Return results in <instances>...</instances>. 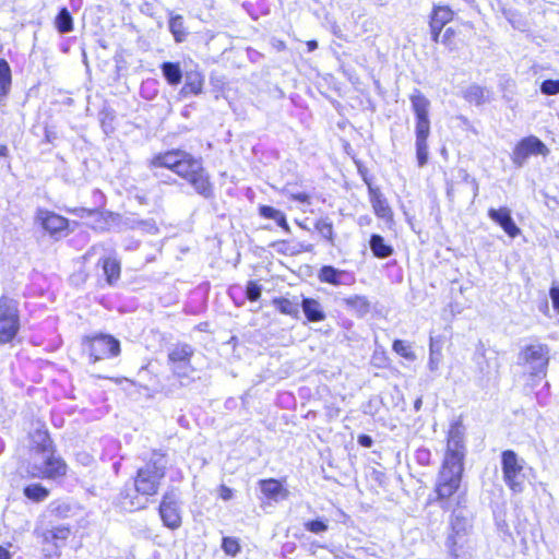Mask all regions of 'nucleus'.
<instances>
[{
  "instance_id": "nucleus-1",
  "label": "nucleus",
  "mask_w": 559,
  "mask_h": 559,
  "mask_svg": "<svg viewBox=\"0 0 559 559\" xmlns=\"http://www.w3.org/2000/svg\"><path fill=\"white\" fill-rule=\"evenodd\" d=\"M167 455L154 450L144 461L133 477V483L126 484L120 490L117 502L126 511L133 512L147 507L150 497L158 493L167 471Z\"/></svg>"
},
{
  "instance_id": "nucleus-2",
  "label": "nucleus",
  "mask_w": 559,
  "mask_h": 559,
  "mask_svg": "<svg viewBox=\"0 0 559 559\" xmlns=\"http://www.w3.org/2000/svg\"><path fill=\"white\" fill-rule=\"evenodd\" d=\"M464 438V426L460 420L454 421L448 433L447 452L436 485V493L443 509L450 508L448 499L456 492L462 480L466 453Z\"/></svg>"
},
{
  "instance_id": "nucleus-3",
  "label": "nucleus",
  "mask_w": 559,
  "mask_h": 559,
  "mask_svg": "<svg viewBox=\"0 0 559 559\" xmlns=\"http://www.w3.org/2000/svg\"><path fill=\"white\" fill-rule=\"evenodd\" d=\"M463 502L465 500L462 497H457L456 507L452 510L449 518L448 533L444 542L449 555L454 559L461 557L472 530L471 512Z\"/></svg>"
},
{
  "instance_id": "nucleus-4",
  "label": "nucleus",
  "mask_w": 559,
  "mask_h": 559,
  "mask_svg": "<svg viewBox=\"0 0 559 559\" xmlns=\"http://www.w3.org/2000/svg\"><path fill=\"white\" fill-rule=\"evenodd\" d=\"M194 349L189 344H178L168 353V361L171 365L173 382L169 388H163L167 395H174L178 386H186L191 380L194 368L191 365V358Z\"/></svg>"
},
{
  "instance_id": "nucleus-5",
  "label": "nucleus",
  "mask_w": 559,
  "mask_h": 559,
  "mask_svg": "<svg viewBox=\"0 0 559 559\" xmlns=\"http://www.w3.org/2000/svg\"><path fill=\"white\" fill-rule=\"evenodd\" d=\"M472 359L475 364V376L478 386L487 388L498 382L501 360L496 349L486 348L484 343L479 342Z\"/></svg>"
},
{
  "instance_id": "nucleus-6",
  "label": "nucleus",
  "mask_w": 559,
  "mask_h": 559,
  "mask_svg": "<svg viewBox=\"0 0 559 559\" xmlns=\"http://www.w3.org/2000/svg\"><path fill=\"white\" fill-rule=\"evenodd\" d=\"M82 346L83 352L88 355L92 364L103 359L117 357L121 352L120 341L115 336L105 333L84 336Z\"/></svg>"
},
{
  "instance_id": "nucleus-7",
  "label": "nucleus",
  "mask_w": 559,
  "mask_h": 559,
  "mask_svg": "<svg viewBox=\"0 0 559 559\" xmlns=\"http://www.w3.org/2000/svg\"><path fill=\"white\" fill-rule=\"evenodd\" d=\"M21 328L19 302L5 295L0 297V345L11 343Z\"/></svg>"
},
{
  "instance_id": "nucleus-8",
  "label": "nucleus",
  "mask_w": 559,
  "mask_h": 559,
  "mask_svg": "<svg viewBox=\"0 0 559 559\" xmlns=\"http://www.w3.org/2000/svg\"><path fill=\"white\" fill-rule=\"evenodd\" d=\"M549 352L548 345L539 342L525 345L518 355V365L527 367L533 377H545Z\"/></svg>"
},
{
  "instance_id": "nucleus-9",
  "label": "nucleus",
  "mask_w": 559,
  "mask_h": 559,
  "mask_svg": "<svg viewBox=\"0 0 559 559\" xmlns=\"http://www.w3.org/2000/svg\"><path fill=\"white\" fill-rule=\"evenodd\" d=\"M502 478L509 489L514 493H521L524 490L525 475L524 460L520 459L513 450L501 452Z\"/></svg>"
},
{
  "instance_id": "nucleus-10",
  "label": "nucleus",
  "mask_w": 559,
  "mask_h": 559,
  "mask_svg": "<svg viewBox=\"0 0 559 559\" xmlns=\"http://www.w3.org/2000/svg\"><path fill=\"white\" fill-rule=\"evenodd\" d=\"M549 150L538 138L534 135L522 139L513 148L511 159L512 163L521 168L526 163L527 158L532 155L546 156Z\"/></svg>"
},
{
  "instance_id": "nucleus-11",
  "label": "nucleus",
  "mask_w": 559,
  "mask_h": 559,
  "mask_svg": "<svg viewBox=\"0 0 559 559\" xmlns=\"http://www.w3.org/2000/svg\"><path fill=\"white\" fill-rule=\"evenodd\" d=\"M158 512L164 526L167 528L174 531L181 526V511L178 497L174 490L166 491L163 495Z\"/></svg>"
},
{
  "instance_id": "nucleus-12",
  "label": "nucleus",
  "mask_w": 559,
  "mask_h": 559,
  "mask_svg": "<svg viewBox=\"0 0 559 559\" xmlns=\"http://www.w3.org/2000/svg\"><path fill=\"white\" fill-rule=\"evenodd\" d=\"M36 475L44 479L57 480L67 475L68 465L61 456L55 455V450L43 455L39 464H34Z\"/></svg>"
},
{
  "instance_id": "nucleus-13",
  "label": "nucleus",
  "mask_w": 559,
  "mask_h": 559,
  "mask_svg": "<svg viewBox=\"0 0 559 559\" xmlns=\"http://www.w3.org/2000/svg\"><path fill=\"white\" fill-rule=\"evenodd\" d=\"M416 117L415 133H430L429 99L417 88L409 96Z\"/></svg>"
},
{
  "instance_id": "nucleus-14",
  "label": "nucleus",
  "mask_w": 559,
  "mask_h": 559,
  "mask_svg": "<svg viewBox=\"0 0 559 559\" xmlns=\"http://www.w3.org/2000/svg\"><path fill=\"white\" fill-rule=\"evenodd\" d=\"M318 280L321 283H326L333 286L352 285L355 282V276L345 270L336 269L333 265H323L318 271Z\"/></svg>"
},
{
  "instance_id": "nucleus-15",
  "label": "nucleus",
  "mask_w": 559,
  "mask_h": 559,
  "mask_svg": "<svg viewBox=\"0 0 559 559\" xmlns=\"http://www.w3.org/2000/svg\"><path fill=\"white\" fill-rule=\"evenodd\" d=\"M488 217L497 225H499L511 238H515L521 231L512 218L511 211L506 206L499 209H489Z\"/></svg>"
},
{
  "instance_id": "nucleus-16",
  "label": "nucleus",
  "mask_w": 559,
  "mask_h": 559,
  "mask_svg": "<svg viewBox=\"0 0 559 559\" xmlns=\"http://www.w3.org/2000/svg\"><path fill=\"white\" fill-rule=\"evenodd\" d=\"M185 83L178 92V99L198 96L203 92L204 76L199 71H187L183 74Z\"/></svg>"
},
{
  "instance_id": "nucleus-17",
  "label": "nucleus",
  "mask_w": 559,
  "mask_h": 559,
  "mask_svg": "<svg viewBox=\"0 0 559 559\" xmlns=\"http://www.w3.org/2000/svg\"><path fill=\"white\" fill-rule=\"evenodd\" d=\"M183 155H187V152L180 150H170L165 153H159L150 160L148 167L151 170L162 167L175 173L177 165L182 160Z\"/></svg>"
},
{
  "instance_id": "nucleus-18",
  "label": "nucleus",
  "mask_w": 559,
  "mask_h": 559,
  "mask_svg": "<svg viewBox=\"0 0 559 559\" xmlns=\"http://www.w3.org/2000/svg\"><path fill=\"white\" fill-rule=\"evenodd\" d=\"M37 219L40 222L43 228L51 235H56L68 228V219L53 212L39 210Z\"/></svg>"
},
{
  "instance_id": "nucleus-19",
  "label": "nucleus",
  "mask_w": 559,
  "mask_h": 559,
  "mask_svg": "<svg viewBox=\"0 0 559 559\" xmlns=\"http://www.w3.org/2000/svg\"><path fill=\"white\" fill-rule=\"evenodd\" d=\"M300 309L302 310L307 321L311 323L322 322L326 319L324 307L316 298L302 296Z\"/></svg>"
},
{
  "instance_id": "nucleus-20",
  "label": "nucleus",
  "mask_w": 559,
  "mask_h": 559,
  "mask_svg": "<svg viewBox=\"0 0 559 559\" xmlns=\"http://www.w3.org/2000/svg\"><path fill=\"white\" fill-rule=\"evenodd\" d=\"M347 311L358 318L366 317L371 311V302L366 296L353 295L341 300Z\"/></svg>"
},
{
  "instance_id": "nucleus-21",
  "label": "nucleus",
  "mask_w": 559,
  "mask_h": 559,
  "mask_svg": "<svg viewBox=\"0 0 559 559\" xmlns=\"http://www.w3.org/2000/svg\"><path fill=\"white\" fill-rule=\"evenodd\" d=\"M260 489L262 493L270 500L278 501L287 496L282 483L274 478L260 480Z\"/></svg>"
},
{
  "instance_id": "nucleus-22",
  "label": "nucleus",
  "mask_w": 559,
  "mask_h": 559,
  "mask_svg": "<svg viewBox=\"0 0 559 559\" xmlns=\"http://www.w3.org/2000/svg\"><path fill=\"white\" fill-rule=\"evenodd\" d=\"M159 69L163 78L170 86H177L181 83L183 72L179 62L164 61Z\"/></svg>"
},
{
  "instance_id": "nucleus-23",
  "label": "nucleus",
  "mask_w": 559,
  "mask_h": 559,
  "mask_svg": "<svg viewBox=\"0 0 559 559\" xmlns=\"http://www.w3.org/2000/svg\"><path fill=\"white\" fill-rule=\"evenodd\" d=\"M190 186L193 188L195 193L203 197L204 199L214 198V186L206 170H204L197 178H194Z\"/></svg>"
},
{
  "instance_id": "nucleus-24",
  "label": "nucleus",
  "mask_w": 559,
  "mask_h": 559,
  "mask_svg": "<svg viewBox=\"0 0 559 559\" xmlns=\"http://www.w3.org/2000/svg\"><path fill=\"white\" fill-rule=\"evenodd\" d=\"M99 263L106 277V282L109 285H114L120 277V262L115 258L108 257L100 259Z\"/></svg>"
},
{
  "instance_id": "nucleus-25",
  "label": "nucleus",
  "mask_w": 559,
  "mask_h": 559,
  "mask_svg": "<svg viewBox=\"0 0 559 559\" xmlns=\"http://www.w3.org/2000/svg\"><path fill=\"white\" fill-rule=\"evenodd\" d=\"M370 250L378 259H385L392 255L393 248L386 243L384 238L379 234H372L369 240Z\"/></svg>"
},
{
  "instance_id": "nucleus-26",
  "label": "nucleus",
  "mask_w": 559,
  "mask_h": 559,
  "mask_svg": "<svg viewBox=\"0 0 559 559\" xmlns=\"http://www.w3.org/2000/svg\"><path fill=\"white\" fill-rule=\"evenodd\" d=\"M168 26L176 43H182L186 40L188 32L185 27L182 15L170 13Z\"/></svg>"
},
{
  "instance_id": "nucleus-27",
  "label": "nucleus",
  "mask_w": 559,
  "mask_h": 559,
  "mask_svg": "<svg viewBox=\"0 0 559 559\" xmlns=\"http://www.w3.org/2000/svg\"><path fill=\"white\" fill-rule=\"evenodd\" d=\"M453 17V12L448 7H435L431 17H430V27L435 28H443L447 23H449Z\"/></svg>"
},
{
  "instance_id": "nucleus-28",
  "label": "nucleus",
  "mask_w": 559,
  "mask_h": 559,
  "mask_svg": "<svg viewBox=\"0 0 559 559\" xmlns=\"http://www.w3.org/2000/svg\"><path fill=\"white\" fill-rule=\"evenodd\" d=\"M272 304L275 308L283 314L290 316L295 319L299 318V309L300 304L297 301L289 300L284 297H276L273 299Z\"/></svg>"
},
{
  "instance_id": "nucleus-29",
  "label": "nucleus",
  "mask_w": 559,
  "mask_h": 559,
  "mask_svg": "<svg viewBox=\"0 0 559 559\" xmlns=\"http://www.w3.org/2000/svg\"><path fill=\"white\" fill-rule=\"evenodd\" d=\"M49 489L39 483L26 485L23 495L33 502H41L49 497Z\"/></svg>"
},
{
  "instance_id": "nucleus-30",
  "label": "nucleus",
  "mask_w": 559,
  "mask_h": 559,
  "mask_svg": "<svg viewBox=\"0 0 559 559\" xmlns=\"http://www.w3.org/2000/svg\"><path fill=\"white\" fill-rule=\"evenodd\" d=\"M371 203L377 216L388 218L391 215V209L385 198L378 191L370 188Z\"/></svg>"
},
{
  "instance_id": "nucleus-31",
  "label": "nucleus",
  "mask_w": 559,
  "mask_h": 559,
  "mask_svg": "<svg viewBox=\"0 0 559 559\" xmlns=\"http://www.w3.org/2000/svg\"><path fill=\"white\" fill-rule=\"evenodd\" d=\"M34 448L36 452L45 455L53 451V442L47 431L37 430L33 436Z\"/></svg>"
},
{
  "instance_id": "nucleus-32",
  "label": "nucleus",
  "mask_w": 559,
  "mask_h": 559,
  "mask_svg": "<svg viewBox=\"0 0 559 559\" xmlns=\"http://www.w3.org/2000/svg\"><path fill=\"white\" fill-rule=\"evenodd\" d=\"M70 527L66 525H59L51 527L49 530H45L43 533V538L47 543H53L58 545V542H64L70 536Z\"/></svg>"
},
{
  "instance_id": "nucleus-33",
  "label": "nucleus",
  "mask_w": 559,
  "mask_h": 559,
  "mask_svg": "<svg viewBox=\"0 0 559 559\" xmlns=\"http://www.w3.org/2000/svg\"><path fill=\"white\" fill-rule=\"evenodd\" d=\"M12 73L9 62L0 59V99L5 97L11 88Z\"/></svg>"
},
{
  "instance_id": "nucleus-34",
  "label": "nucleus",
  "mask_w": 559,
  "mask_h": 559,
  "mask_svg": "<svg viewBox=\"0 0 559 559\" xmlns=\"http://www.w3.org/2000/svg\"><path fill=\"white\" fill-rule=\"evenodd\" d=\"M55 26L60 34H67L73 31V17L66 7L59 10L55 19Z\"/></svg>"
},
{
  "instance_id": "nucleus-35",
  "label": "nucleus",
  "mask_w": 559,
  "mask_h": 559,
  "mask_svg": "<svg viewBox=\"0 0 559 559\" xmlns=\"http://www.w3.org/2000/svg\"><path fill=\"white\" fill-rule=\"evenodd\" d=\"M430 133H416V158L419 167H424L428 162L427 139Z\"/></svg>"
},
{
  "instance_id": "nucleus-36",
  "label": "nucleus",
  "mask_w": 559,
  "mask_h": 559,
  "mask_svg": "<svg viewBox=\"0 0 559 559\" xmlns=\"http://www.w3.org/2000/svg\"><path fill=\"white\" fill-rule=\"evenodd\" d=\"M485 92L480 85L472 84L464 91L463 96L468 103L479 106L486 102Z\"/></svg>"
},
{
  "instance_id": "nucleus-37",
  "label": "nucleus",
  "mask_w": 559,
  "mask_h": 559,
  "mask_svg": "<svg viewBox=\"0 0 559 559\" xmlns=\"http://www.w3.org/2000/svg\"><path fill=\"white\" fill-rule=\"evenodd\" d=\"M441 346L431 337L429 344L428 368L430 371H437L441 361Z\"/></svg>"
},
{
  "instance_id": "nucleus-38",
  "label": "nucleus",
  "mask_w": 559,
  "mask_h": 559,
  "mask_svg": "<svg viewBox=\"0 0 559 559\" xmlns=\"http://www.w3.org/2000/svg\"><path fill=\"white\" fill-rule=\"evenodd\" d=\"M393 350L405 358L406 360L414 361L416 359V355L412 349V346L408 342L403 340H395L392 345Z\"/></svg>"
},
{
  "instance_id": "nucleus-39",
  "label": "nucleus",
  "mask_w": 559,
  "mask_h": 559,
  "mask_svg": "<svg viewBox=\"0 0 559 559\" xmlns=\"http://www.w3.org/2000/svg\"><path fill=\"white\" fill-rule=\"evenodd\" d=\"M48 509L52 515L60 519L68 518L71 512V506L64 501L59 500L50 502Z\"/></svg>"
},
{
  "instance_id": "nucleus-40",
  "label": "nucleus",
  "mask_w": 559,
  "mask_h": 559,
  "mask_svg": "<svg viewBox=\"0 0 559 559\" xmlns=\"http://www.w3.org/2000/svg\"><path fill=\"white\" fill-rule=\"evenodd\" d=\"M199 158L193 157L191 154L187 153V155H183L182 160L177 165V168L175 170V174H177L181 178H186L187 175L192 169V162H199Z\"/></svg>"
},
{
  "instance_id": "nucleus-41",
  "label": "nucleus",
  "mask_w": 559,
  "mask_h": 559,
  "mask_svg": "<svg viewBox=\"0 0 559 559\" xmlns=\"http://www.w3.org/2000/svg\"><path fill=\"white\" fill-rule=\"evenodd\" d=\"M304 526L308 532L313 534H321L329 530L328 520L321 518L307 521Z\"/></svg>"
},
{
  "instance_id": "nucleus-42",
  "label": "nucleus",
  "mask_w": 559,
  "mask_h": 559,
  "mask_svg": "<svg viewBox=\"0 0 559 559\" xmlns=\"http://www.w3.org/2000/svg\"><path fill=\"white\" fill-rule=\"evenodd\" d=\"M316 229L326 240H333V225L326 218H321L316 223Z\"/></svg>"
},
{
  "instance_id": "nucleus-43",
  "label": "nucleus",
  "mask_w": 559,
  "mask_h": 559,
  "mask_svg": "<svg viewBox=\"0 0 559 559\" xmlns=\"http://www.w3.org/2000/svg\"><path fill=\"white\" fill-rule=\"evenodd\" d=\"M131 228H140L150 234L157 233L158 228L153 219H132L130 222Z\"/></svg>"
},
{
  "instance_id": "nucleus-44",
  "label": "nucleus",
  "mask_w": 559,
  "mask_h": 559,
  "mask_svg": "<svg viewBox=\"0 0 559 559\" xmlns=\"http://www.w3.org/2000/svg\"><path fill=\"white\" fill-rule=\"evenodd\" d=\"M540 93L547 96L559 94V79L558 80H545L540 84Z\"/></svg>"
},
{
  "instance_id": "nucleus-45",
  "label": "nucleus",
  "mask_w": 559,
  "mask_h": 559,
  "mask_svg": "<svg viewBox=\"0 0 559 559\" xmlns=\"http://www.w3.org/2000/svg\"><path fill=\"white\" fill-rule=\"evenodd\" d=\"M222 549L225 554L236 556L240 551L239 543L234 537H224L222 540Z\"/></svg>"
},
{
  "instance_id": "nucleus-46",
  "label": "nucleus",
  "mask_w": 559,
  "mask_h": 559,
  "mask_svg": "<svg viewBox=\"0 0 559 559\" xmlns=\"http://www.w3.org/2000/svg\"><path fill=\"white\" fill-rule=\"evenodd\" d=\"M262 287L254 281H249L246 287V298L250 301H257L261 297Z\"/></svg>"
},
{
  "instance_id": "nucleus-47",
  "label": "nucleus",
  "mask_w": 559,
  "mask_h": 559,
  "mask_svg": "<svg viewBox=\"0 0 559 559\" xmlns=\"http://www.w3.org/2000/svg\"><path fill=\"white\" fill-rule=\"evenodd\" d=\"M459 176L462 179V181L466 185H469L473 192V201L477 198L478 191H479V185L477 180L469 176V174L465 169L459 170Z\"/></svg>"
},
{
  "instance_id": "nucleus-48",
  "label": "nucleus",
  "mask_w": 559,
  "mask_h": 559,
  "mask_svg": "<svg viewBox=\"0 0 559 559\" xmlns=\"http://www.w3.org/2000/svg\"><path fill=\"white\" fill-rule=\"evenodd\" d=\"M415 460L421 466H428L431 462V452L427 448H418L415 451Z\"/></svg>"
},
{
  "instance_id": "nucleus-49",
  "label": "nucleus",
  "mask_w": 559,
  "mask_h": 559,
  "mask_svg": "<svg viewBox=\"0 0 559 559\" xmlns=\"http://www.w3.org/2000/svg\"><path fill=\"white\" fill-rule=\"evenodd\" d=\"M455 31L451 27H448L441 36L440 43L448 47L450 50L455 48L454 43Z\"/></svg>"
},
{
  "instance_id": "nucleus-50",
  "label": "nucleus",
  "mask_w": 559,
  "mask_h": 559,
  "mask_svg": "<svg viewBox=\"0 0 559 559\" xmlns=\"http://www.w3.org/2000/svg\"><path fill=\"white\" fill-rule=\"evenodd\" d=\"M190 170L191 171L189 173V175H187V177L185 178V180L188 181L189 183H191L192 180H194V178H197L201 173L205 170L202 160L200 159L199 162H192V169Z\"/></svg>"
},
{
  "instance_id": "nucleus-51",
  "label": "nucleus",
  "mask_w": 559,
  "mask_h": 559,
  "mask_svg": "<svg viewBox=\"0 0 559 559\" xmlns=\"http://www.w3.org/2000/svg\"><path fill=\"white\" fill-rule=\"evenodd\" d=\"M280 213V210L271 206V205H261L259 207V214L263 218L266 219H274L276 218V215Z\"/></svg>"
},
{
  "instance_id": "nucleus-52",
  "label": "nucleus",
  "mask_w": 559,
  "mask_h": 559,
  "mask_svg": "<svg viewBox=\"0 0 559 559\" xmlns=\"http://www.w3.org/2000/svg\"><path fill=\"white\" fill-rule=\"evenodd\" d=\"M549 296L554 309L559 313V286H552L549 290Z\"/></svg>"
},
{
  "instance_id": "nucleus-53",
  "label": "nucleus",
  "mask_w": 559,
  "mask_h": 559,
  "mask_svg": "<svg viewBox=\"0 0 559 559\" xmlns=\"http://www.w3.org/2000/svg\"><path fill=\"white\" fill-rule=\"evenodd\" d=\"M273 221L276 222V224L283 228L287 234L290 233V227L287 223V219H286V215L280 211V213L276 215V218H274Z\"/></svg>"
},
{
  "instance_id": "nucleus-54",
  "label": "nucleus",
  "mask_w": 559,
  "mask_h": 559,
  "mask_svg": "<svg viewBox=\"0 0 559 559\" xmlns=\"http://www.w3.org/2000/svg\"><path fill=\"white\" fill-rule=\"evenodd\" d=\"M357 442L362 448H371L373 444V439L371 436L362 433L358 436Z\"/></svg>"
},
{
  "instance_id": "nucleus-55",
  "label": "nucleus",
  "mask_w": 559,
  "mask_h": 559,
  "mask_svg": "<svg viewBox=\"0 0 559 559\" xmlns=\"http://www.w3.org/2000/svg\"><path fill=\"white\" fill-rule=\"evenodd\" d=\"M219 497L225 500V501H228L230 500L233 497H234V491L231 488L225 486V485H221L219 487Z\"/></svg>"
},
{
  "instance_id": "nucleus-56",
  "label": "nucleus",
  "mask_w": 559,
  "mask_h": 559,
  "mask_svg": "<svg viewBox=\"0 0 559 559\" xmlns=\"http://www.w3.org/2000/svg\"><path fill=\"white\" fill-rule=\"evenodd\" d=\"M292 199L300 203H310V197L306 192H298L292 194Z\"/></svg>"
},
{
  "instance_id": "nucleus-57",
  "label": "nucleus",
  "mask_w": 559,
  "mask_h": 559,
  "mask_svg": "<svg viewBox=\"0 0 559 559\" xmlns=\"http://www.w3.org/2000/svg\"><path fill=\"white\" fill-rule=\"evenodd\" d=\"M298 246H299L298 249H294V250L290 251L292 254H295V253L300 252V251L311 252L312 249H313L312 245L299 243Z\"/></svg>"
},
{
  "instance_id": "nucleus-58",
  "label": "nucleus",
  "mask_w": 559,
  "mask_h": 559,
  "mask_svg": "<svg viewBox=\"0 0 559 559\" xmlns=\"http://www.w3.org/2000/svg\"><path fill=\"white\" fill-rule=\"evenodd\" d=\"M430 31H431V39L435 43H439L441 40V31H442V28L430 27Z\"/></svg>"
},
{
  "instance_id": "nucleus-59",
  "label": "nucleus",
  "mask_w": 559,
  "mask_h": 559,
  "mask_svg": "<svg viewBox=\"0 0 559 559\" xmlns=\"http://www.w3.org/2000/svg\"><path fill=\"white\" fill-rule=\"evenodd\" d=\"M503 13L507 20L512 24V26L519 28V26L515 24V13L511 10L504 11Z\"/></svg>"
},
{
  "instance_id": "nucleus-60",
  "label": "nucleus",
  "mask_w": 559,
  "mask_h": 559,
  "mask_svg": "<svg viewBox=\"0 0 559 559\" xmlns=\"http://www.w3.org/2000/svg\"><path fill=\"white\" fill-rule=\"evenodd\" d=\"M57 135L55 132L47 130L45 131V140L48 143H52L56 140Z\"/></svg>"
},
{
  "instance_id": "nucleus-61",
  "label": "nucleus",
  "mask_w": 559,
  "mask_h": 559,
  "mask_svg": "<svg viewBox=\"0 0 559 559\" xmlns=\"http://www.w3.org/2000/svg\"><path fill=\"white\" fill-rule=\"evenodd\" d=\"M0 559H11L10 551L3 546H0Z\"/></svg>"
},
{
  "instance_id": "nucleus-62",
  "label": "nucleus",
  "mask_w": 559,
  "mask_h": 559,
  "mask_svg": "<svg viewBox=\"0 0 559 559\" xmlns=\"http://www.w3.org/2000/svg\"><path fill=\"white\" fill-rule=\"evenodd\" d=\"M141 11H142L143 13L147 14V15H153V12H152V11H153V7H152V4H150V3H147V2H145V3L142 5Z\"/></svg>"
},
{
  "instance_id": "nucleus-63",
  "label": "nucleus",
  "mask_w": 559,
  "mask_h": 559,
  "mask_svg": "<svg viewBox=\"0 0 559 559\" xmlns=\"http://www.w3.org/2000/svg\"><path fill=\"white\" fill-rule=\"evenodd\" d=\"M9 156V148L5 144H0V157L7 158Z\"/></svg>"
},
{
  "instance_id": "nucleus-64",
  "label": "nucleus",
  "mask_w": 559,
  "mask_h": 559,
  "mask_svg": "<svg viewBox=\"0 0 559 559\" xmlns=\"http://www.w3.org/2000/svg\"><path fill=\"white\" fill-rule=\"evenodd\" d=\"M421 406H423V397H421V396H419V397H417V399L415 400V402H414V409H415L416 412H419V411H420V408H421Z\"/></svg>"
}]
</instances>
